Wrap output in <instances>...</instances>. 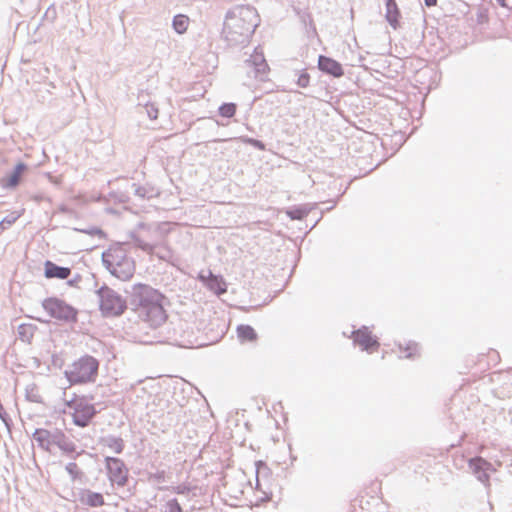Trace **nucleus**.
<instances>
[{
    "label": "nucleus",
    "mask_w": 512,
    "mask_h": 512,
    "mask_svg": "<svg viewBox=\"0 0 512 512\" xmlns=\"http://www.w3.org/2000/svg\"><path fill=\"white\" fill-rule=\"evenodd\" d=\"M98 371L99 361L91 355H84L72 361L64 375L71 386L85 385L96 381Z\"/></svg>",
    "instance_id": "nucleus-1"
},
{
    "label": "nucleus",
    "mask_w": 512,
    "mask_h": 512,
    "mask_svg": "<svg viewBox=\"0 0 512 512\" xmlns=\"http://www.w3.org/2000/svg\"><path fill=\"white\" fill-rule=\"evenodd\" d=\"M106 268L121 280H129L134 274V263L127 257L122 246H111L102 255Z\"/></svg>",
    "instance_id": "nucleus-2"
},
{
    "label": "nucleus",
    "mask_w": 512,
    "mask_h": 512,
    "mask_svg": "<svg viewBox=\"0 0 512 512\" xmlns=\"http://www.w3.org/2000/svg\"><path fill=\"white\" fill-rule=\"evenodd\" d=\"M256 20L257 15L253 9L241 7L229 14L224 28L230 35L238 34L248 37L257 25Z\"/></svg>",
    "instance_id": "nucleus-3"
},
{
    "label": "nucleus",
    "mask_w": 512,
    "mask_h": 512,
    "mask_svg": "<svg viewBox=\"0 0 512 512\" xmlns=\"http://www.w3.org/2000/svg\"><path fill=\"white\" fill-rule=\"evenodd\" d=\"M42 306L50 317L59 321H76L77 310L65 301L56 297H50L43 301Z\"/></svg>",
    "instance_id": "nucleus-4"
},
{
    "label": "nucleus",
    "mask_w": 512,
    "mask_h": 512,
    "mask_svg": "<svg viewBox=\"0 0 512 512\" xmlns=\"http://www.w3.org/2000/svg\"><path fill=\"white\" fill-rule=\"evenodd\" d=\"M67 406L72 409L73 422L79 427H86L96 414L95 406L84 398L68 401Z\"/></svg>",
    "instance_id": "nucleus-5"
},
{
    "label": "nucleus",
    "mask_w": 512,
    "mask_h": 512,
    "mask_svg": "<svg viewBox=\"0 0 512 512\" xmlns=\"http://www.w3.org/2000/svg\"><path fill=\"white\" fill-rule=\"evenodd\" d=\"M100 309L107 316H117L124 312L125 302L114 291L109 289L100 290Z\"/></svg>",
    "instance_id": "nucleus-6"
},
{
    "label": "nucleus",
    "mask_w": 512,
    "mask_h": 512,
    "mask_svg": "<svg viewBox=\"0 0 512 512\" xmlns=\"http://www.w3.org/2000/svg\"><path fill=\"white\" fill-rule=\"evenodd\" d=\"M106 467L110 481L118 486L126 485L128 481V469L123 461L118 458L107 457Z\"/></svg>",
    "instance_id": "nucleus-7"
},
{
    "label": "nucleus",
    "mask_w": 512,
    "mask_h": 512,
    "mask_svg": "<svg viewBox=\"0 0 512 512\" xmlns=\"http://www.w3.org/2000/svg\"><path fill=\"white\" fill-rule=\"evenodd\" d=\"M353 341L355 344L359 345L363 350L369 353H373L379 348V342L367 327H362L357 331H354Z\"/></svg>",
    "instance_id": "nucleus-8"
},
{
    "label": "nucleus",
    "mask_w": 512,
    "mask_h": 512,
    "mask_svg": "<svg viewBox=\"0 0 512 512\" xmlns=\"http://www.w3.org/2000/svg\"><path fill=\"white\" fill-rule=\"evenodd\" d=\"M199 279L216 295L224 294L227 291L225 280L220 276L214 275L211 271H208L207 274L200 273Z\"/></svg>",
    "instance_id": "nucleus-9"
},
{
    "label": "nucleus",
    "mask_w": 512,
    "mask_h": 512,
    "mask_svg": "<svg viewBox=\"0 0 512 512\" xmlns=\"http://www.w3.org/2000/svg\"><path fill=\"white\" fill-rule=\"evenodd\" d=\"M318 68L335 78H340L344 75L342 65L338 61L323 55L318 58Z\"/></svg>",
    "instance_id": "nucleus-10"
},
{
    "label": "nucleus",
    "mask_w": 512,
    "mask_h": 512,
    "mask_svg": "<svg viewBox=\"0 0 512 512\" xmlns=\"http://www.w3.org/2000/svg\"><path fill=\"white\" fill-rule=\"evenodd\" d=\"M71 274V270L68 267H61L53 263L52 261H46L44 263V276L48 279H67Z\"/></svg>",
    "instance_id": "nucleus-11"
},
{
    "label": "nucleus",
    "mask_w": 512,
    "mask_h": 512,
    "mask_svg": "<svg viewBox=\"0 0 512 512\" xmlns=\"http://www.w3.org/2000/svg\"><path fill=\"white\" fill-rule=\"evenodd\" d=\"M27 170L26 164L20 162L14 167L13 172L2 180V186L4 188H15L21 181L22 175Z\"/></svg>",
    "instance_id": "nucleus-12"
},
{
    "label": "nucleus",
    "mask_w": 512,
    "mask_h": 512,
    "mask_svg": "<svg viewBox=\"0 0 512 512\" xmlns=\"http://www.w3.org/2000/svg\"><path fill=\"white\" fill-rule=\"evenodd\" d=\"M135 296L139 301L145 305L149 304L152 300L157 298L156 289H153L144 284H138L133 287Z\"/></svg>",
    "instance_id": "nucleus-13"
},
{
    "label": "nucleus",
    "mask_w": 512,
    "mask_h": 512,
    "mask_svg": "<svg viewBox=\"0 0 512 512\" xmlns=\"http://www.w3.org/2000/svg\"><path fill=\"white\" fill-rule=\"evenodd\" d=\"M386 19L394 29L399 27L400 11L396 0L386 1Z\"/></svg>",
    "instance_id": "nucleus-14"
},
{
    "label": "nucleus",
    "mask_w": 512,
    "mask_h": 512,
    "mask_svg": "<svg viewBox=\"0 0 512 512\" xmlns=\"http://www.w3.org/2000/svg\"><path fill=\"white\" fill-rule=\"evenodd\" d=\"M398 349L402 358L412 359L420 355L418 345L411 341L399 343Z\"/></svg>",
    "instance_id": "nucleus-15"
},
{
    "label": "nucleus",
    "mask_w": 512,
    "mask_h": 512,
    "mask_svg": "<svg viewBox=\"0 0 512 512\" xmlns=\"http://www.w3.org/2000/svg\"><path fill=\"white\" fill-rule=\"evenodd\" d=\"M82 502L90 507H100L104 505L102 494L88 491L82 496Z\"/></svg>",
    "instance_id": "nucleus-16"
},
{
    "label": "nucleus",
    "mask_w": 512,
    "mask_h": 512,
    "mask_svg": "<svg viewBox=\"0 0 512 512\" xmlns=\"http://www.w3.org/2000/svg\"><path fill=\"white\" fill-rule=\"evenodd\" d=\"M237 334L242 341H254L257 338L255 330L249 325H240Z\"/></svg>",
    "instance_id": "nucleus-17"
},
{
    "label": "nucleus",
    "mask_w": 512,
    "mask_h": 512,
    "mask_svg": "<svg viewBox=\"0 0 512 512\" xmlns=\"http://www.w3.org/2000/svg\"><path fill=\"white\" fill-rule=\"evenodd\" d=\"M190 20L186 15H176L173 20V27L179 34H183L187 31Z\"/></svg>",
    "instance_id": "nucleus-18"
},
{
    "label": "nucleus",
    "mask_w": 512,
    "mask_h": 512,
    "mask_svg": "<svg viewBox=\"0 0 512 512\" xmlns=\"http://www.w3.org/2000/svg\"><path fill=\"white\" fill-rule=\"evenodd\" d=\"M24 213V210L13 211L0 222V233L13 225Z\"/></svg>",
    "instance_id": "nucleus-19"
},
{
    "label": "nucleus",
    "mask_w": 512,
    "mask_h": 512,
    "mask_svg": "<svg viewBox=\"0 0 512 512\" xmlns=\"http://www.w3.org/2000/svg\"><path fill=\"white\" fill-rule=\"evenodd\" d=\"M237 106L235 103H224L219 107V114L225 118H231L236 114Z\"/></svg>",
    "instance_id": "nucleus-20"
},
{
    "label": "nucleus",
    "mask_w": 512,
    "mask_h": 512,
    "mask_svg": "<svg viewBox=\"0 0 512 512\" xmlns=\"http://www.w3.org/2000/svg\"><path fill=\"white\" fill-rule=\"evenodd\" d=\"M34 439L41 445H48L50 442V433L45 429H37L34 432Z\"/></svg>",
    "instance_id": "nucleus-21"
},
{
    "label": "nucleus",
    "mask_w": 512,
    "mask_h": 512,
    "mask_svg": "<svg viewBox=\"0 0 512 512\" xmlns=\"http://www.w3.org/2000/svg\"><path fill=\"white\" fill-rule=\"evenodd\" d=\"M297 84L301 88H306L310 84V75L306 71H302L298 77Z\"/></svg>",
    "instance_id": "nucleus-22"
},
{
    "label": "nucleus",
    "mask_w": 512,
    "mask_h": 512,
    "mask_svg": "<svg viewBox=\"0 0 512 512\" xmlns=\"http://www.w3.org/2000/svg\"><path fill=\"white\" fill-rule=\"evenodd\" d=\"M165 512H182V508L177 501H170L166 505Z\"/></svg>",
    "instance_id": "nucleus-23"
},
{
    "label": "nucleus",
    "mask_w": 512,
    "mask_h": 512,
    "mask_svg": "<svg viewBox=\"0 0 512 512\" xmlns=\"http://www.w3.org/2000/svg\"><path fill=\"white\" fill-rule=\"evenodd\" d=\"M108 446L117 454L121 453L123 451V445L122 442L119 440L110 441L108 443Z\"/></svg>",
    "instance_id": "nucleus-24"
},
{
    "label": "nucleus",
    "mask_w": 512,
    "mask_h": 512,
    "mask_svg": "<svg viewBox=\"0 0 512 512\" xmlns=\"http://www.w3.org/2000/svg\"><path fill=\"white\" fill-rule=\"evenodd\" d=\"M287 214L292 219H301L302 218V212L300 210L288 211Z\"/></svg>",
    "instance_id": "nucleus-25"
},
{
    "label": "nucleus",
    "mask_w": 512,
    "mask_h": 512,
    "mask_svg": "<svg viewBox=\"0 0 512 512\" xmlns=\"http://www.w3.org/2000/svg\"><path fill=\"white\" fill-rule=\"evenodd\" d=\"M479 463H485V461H484L482 458H480V457H477V458L471 459V460L469 461L470 466H476V465H478Z\"/></svg>",
    "instance_id": "nucleus-26"
},
{
    "label": "nucleus",
    "mask_w": 512,
    "mask_h": 512,
    "mask_svg": "<svg viewBox=\"0 0 512 512\" xmlns=\"http://www.w3.org/2000/svg\"><path fill=\"white\" fill-rule=\"evenodd\" d=\"M247 142L261 149L263 148L262 143L258 140L248 139Z\"/></svg>",
    "instance_id": "nucleus-27"
},
{
    "label": "nucleus",
    "mask_w": 512,
    "mask_h": 512,
    "mask_svg": "<svg viewBox=\"0 0 512 512\" xmlns=\"http://www.w3.org/2000/svg\"><path fill=\"white\" fill-rule=\"evenodd\" d=\"M66 469L70 472V473H73L75 470H77V464L76 463H70Z\"/></svg>",
    "instance_id": "nucleus-28"
},
{
    "label": "nucleus",
    "mask_w": 512,
    "mask_h": 512,
    "mask_svg": "<svg viewBox=\"0 0 512 512\" xmlns=\"http://www.w3.org/2000/svg\"><path fill=\"white\" fill-rule=\"evenodd\" d=\"M424 2L428 7L435 6L437 4V0H424Z\"/></svg>",
    "instance_id": "nucleus-29"
},
{
    "label": "nucleus",
    "mask_w": 512,
    "mask_h": 512,
    "mask_svg": "<svg viewBox=\"0 0 512 512\" xmlns=\"http://www.w3.org/2000/svg\"><path fill=\"white\" fill-rule=\"evenodd\" d=\"M502 7H507V0H496Z\"/></svg>",
    "instance_id": "nucleus-30"
},
{
    "label": "nucleus",
    "mask_w": 512,
    "mask_h": 512,
    "mask_svg": "<svg viewBox=\"0 0 512 512\" xmlns=\"http://www.w3.org/2000/svg\"><path fill=\"white\" fill-rule=\"evenodd\" d=\"M153 119L157 118V111H155V114L152 116Z\"/></svg>",
    "instance_id": "nucleus-31"
}]
</instances>
